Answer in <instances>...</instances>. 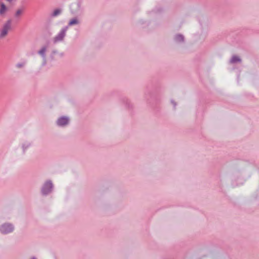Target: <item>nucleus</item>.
Here are the masks:
<instances>
[{
	"mask_svg": "<svg viewBox=\"0 0 259 259\" xmlns=\"http://www.w3.org/2000/svg\"><path fill=\"white\" fill-rule=\"evenodd\" d=\"M251 176V172L248 170L244 164L235 166L230 174V180L233 187L243 185Z\"/></svg>",
	"mask_w": 259,
	"mask_h": 259,
	"instance_id": "f257e3e1",
	"label": "nucleus"
},
{
	"mask_svg": "<svg viewBox=\"0 0 259 259\" xmlns=\"http://www.w3.org/2000/svg\"><path fill=\"white\" fill-rule=\"evenodd\" d=\"M69 12L72 15L75 16L82 15L84 12L83 0H76L72 2L69 5Z\"/></svg>",
	"mask_w": 259,
	"mask_h": 259,
	"instance_id": "f03ea898",
	"label": "nucleus"
},
{
	"mask_svg": "<svg viewBox=\"0 0 259 259\" xmlns=\"http://www.w3.org/2000/svg\"><path fill=\"white\" fill-rule=\"evenodd\" d=\"M53 189L54 185L52 181L48 180L45 182L41 187V194L44 196H48L53 192Z\"/></svg>",
	"mask_w": 259,
	"mask_h": 259,
	"instance_id": "7ed1b4c3",
	"label": "nucleus"
},
{
	"mask_svg": "<svg viewBox=\"0 0 259 259\" xmlns=\"http://www.w3.org/2000/svg\"><path fill=\"white\" fill-rule=\"evenodd\" d=\"M15 229V225L11 223L6 222L0 225V233L3 235L12 233Z\"/></svg>",
	"mask_w": 259,
	"mask_h": 259,
	"instance_id": "20e7f679",
	"label": "nucleus"
},
{
	"mask_svg": "<svg viewBox=\"0 0 259 259\" xmlns=\"http://www.w3.org/2000/svg\"><path fill=\"white\" fill-rule=\"evenodd\" d=\"M67 30V26H64L62 27L60 31L58 33V34L54 37L53 40V42L54 44H56L63 41L66 35V32Z\"/></svg>",
	"mask_w": 259,
	"mask_h": 259,
	"instance_id": "39448f33",
	"label": "nucleus"
},
{
	"mask_svg": "<svg viewBox=\"0 0 259 259\" xmlns=\"http://www.w3.org/2000/svg\"><path fill=\"white\" fill-rule=\"evenodd\" d=\"M11 20H8L0 30V39L5 37L8 33V31L11 29Z\"/></svg>",
	"mask_w": 259,
	"mask_h": 259,
	"instance_id": "423d86ee",
	"label": "nucleus"
},
{
	"mask_svg": "<svg viewBox=\"0 0 259 259\" xmlns=\"http://www.w3.org/2000/svg\"><path fill=\"white\" fill-rule=\"evenodd\" d=\"M70 122V118L66 116H62L59 117L56 121L57 126L61 127H65L67 126Z\"/></svg>",
	"mask_w": 259,
	"mask_h": 259,
	"instance_id": "0eeeda50",
	"label": "nucleus"
},
{
	"mask_svg": "<svg viewBox=\"0 0 259 259\" xmlns=\"http://www.w3.org/2000/svg\"><path fill=\"white\" fill-rule=\"evenodd\" d=\"M32 145V141L30 139L24 140L21 144V148L23 154H25L27 150Z\"/></svg>",
	"mask_w": 259,
	"mask_h": 259,
	"instance_id": "6e6552de",
	"label": "nucleus"
},
{
	"mask_svg": "<svg viewBox=\"0 0 259 259\" xmlns=\"http://www.w3.org/2000/svg\"><path fill=\"white\" fill-rule=\"evenodd\" d=\"M47 50V46H43L38 51V54L40 55L42 59V62L41 65L44 66L47 64V57H46V52Z\"/></svg>",
	"mask_w": 259,
	"mask_h": 259,
	"instance_id": "1a4fd4ad",
	"label": "nucleus"
},
{
	"mask_svg": "<svg viewBox=\"0 0 259 259\" xmlns=\"http://www.w3.org/2000/svg\"><path fill=\"white\" fill-rule=\"evenodd\" d=\"M174 41L177 44H182L185 42V37L182 34H176L174 36Z\"/></svg>",
	"mask_w": 259,
	"mask_h": 259,
	"instance_id": "9d476101",
	"label": "nucleus"
},
{
	"mask_svg": "<svg viewBox=\"0 0 259 259\" xmlns=\"http://www.w3.org/2000/svg\"><path fill=\"white\" fill-rule=\"evenodd\" d=\"M80 23V21L77 18V16H75V17L71 19L69 21V22L68 23V25L66 26L68 27V29L69 27H70V26L78 25Z\"/></svg>",
	"mask_w": 259,
	"mask_h": 259,
	"instance_id": "9b49d317",
	"label": "nucleus"
},
{
	"mask_svg": "<svg viewBox=\"0 0 259 259\" xmlns=\"http://www.w3.org/2000/svg\"><path fill=\"white\" fill-rule=\"evenodd\" d=\"M56 56L62 57L63 56V53H59L57 50H53L50 55V58L52 60H56Z\"/></svg>",
	"mask_w": 259,
	"mask_h": 259,
	"instance_id": "f8f14e48",
	"label": "nucleus"
},
{
	"mask_svg": "<svg viewBox=\"0 0 259 259\" xmlns=\"http://www.w3.org/2000/svg\"><path fill=\"white\" fill-rule=\"evenodd\" d=\"M241 62V59L237 56L234 55L230 59L229 63L230 64H235L236 63H239Z\"/></svg>",
	"mask_w": 259,
	"mask_h": 259,
	"instance_id": "ddd939ff",
	"label": "nucleus"
},
{
	"mask_svg": "<svg viewBox=\"0 0 259 259\" xmlns=\"http://www.w3.org/2000/svg\"><path fill=\"white\" fill-rule=\"evenodd\" d=\"M62 10L61 9H55L51 14L52 17H56L61 14Z\"/></svg>",
	"mask_w": 259,
	"mask_h": 259,
	"instance_id": "4468645a",
	"label": "nucleus"
},
{
	"mask_svg": "<svg viewBox=\"0 0 259 259\" xmlns=\"http://www.w3.org/2000/svg\"><path fill=\"white\" fill-rule=\"evenodd\" d=\"M7 10V7L4 3H2L0 7V15L5 14Z\"/></svg>",
	"mask_w": 259,
	"mask_h": 259,
	"instance_id": "2eb2a0df",
	"label": "nucleus"
},
{
	"mask_svg": "<svg viewBox=\"0 0 259 259\" xmlns=\"http://www.w3.org/2000/svg\"><path fill=\"white\" fill-rule=\"evenodd\" d=\"M123 102L125 104L127 108H132L133 107L132 104L131 103L130 100L127 98L123 99Z\"/></svg>",
	"mask_w": 259,
	"mask_h": 259,
	"instance_id": "dca6fc26",
	"label": "nucleus"
},
{
	"mask_svg": "<svg viewBox=\"0 0 259 259\" xmlns=\"http://www.w3.org/2000/svg\"><path fill=\"white\" fill-rule=\"evenodd\" d=\"M23 9H18L16 11V12L14 15L15 17L16 18H19V17L20 16V15L23 14Z\"/></svg>",
	"mask_w": 259,
	"mask_h": 259,
	"instance_id": "f3484780",
	"label": "nucleus"
},
{
	"mask_svg": "<svg viewBox=\"0 0 259 259\" xmlns=\"http://www.w3.org/2000/svg\"><path fill=\"white\" fill-rule=\"evenodd\" d=\"M24 64L23 63H17L16 64V67L17 68H22L24 66Z\"/></svg>",
	"mask_w": 259,
	"mask_h": 259,
	"instance_id": "a211bd4d",
	"label": "nucleus"
},
{
	"mask_svg": "<svg viewBox=\"0 0 259 259\" xmlns=\"http://www.w3.org/2000/svg\"><path fill=\"white\" fill-rule=\"evenodd\" d=\"M171 103L173 105L174 108H175L177 106V103L172 100H171Z\"/></svg>",
	"mask_w": 259,
	"mask_h": 259,
	"instance_id": "6ab92c4d",
	"label": "nucleus"
},
{
	"mask_svg": "<svg viewBox=\"0 0 259 259\" xmlns=\"http://www.w3.org/2000/svg\"><path fill=\"white\" fill-rule=\"evenodd\" d=\"M30 259H37V258L34 256H33V257H31Z\"/></svg>",
	"mask_w": 259,
	"mask_h": 259,
	"instance_id": "aec40b11",
	"label": "nucleus"
},
{
	"mask_svg": "<svg viewBox=\"0 0 259 259\" xmlns=\"http://www.w3.org/2000/svg\"><path fill=\"white\" fill-rule=\"evenodd\" d=\"M8 1H11V0H7Z\"/></svg>",
	"mask_w": 259,
	"mask_h": 259,
	"instance_id": "412c9836",
	"label": "nucleus"
}]
</instances>
